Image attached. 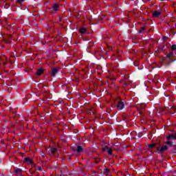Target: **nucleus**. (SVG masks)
<instances>
[{"instance_id": "obj_11", "label": "nucleus", "mask_w": 176, "mask_h": 176, "mask_svg": "<svg viewBox=\"0 0 176 176\" xmlns=\"http://www.w3.org/2000/svg\"><path fill=\"white\" fill-rule=\"evenodd\" d=\"M160 14H162V12H160V11H154L153 12V16L154 17H159L160 16Z\"/></svg>"}, {"instance_id": "obj_17", "label": "nucleus", "mask_w": 176, "mask_h": 176, "mask_svg": "<svg viewBox=\"0 0 176 176\" xmlns=\"http://www.w3.org/2000/svg\"><path fill=\"white\" fill-rule=\"evenodd\" d=\"M109 148V146H104L103 148H102V152H105V151H108Z\"/></svg>"}, {"instance_id": "obj_7", "label": "nucleus", "mask_w": 176, "mask_h": 176, "mask_svg": "<svg viewBox=\"0 0 176 176\" xmlns=\"http://www.w3.org/2000/svg\"><path fill=\"white\" fill-rule=\"evenodd\" d=\"M14 174L16 175L22 176L23 175V170L21 168H17L14 170Z\"/></svg>"}, {"instance_id": "obj_9", "label": "nucleus", "mask_w": 176, "mask_h": 176, "mask_svg": "<svg viewBox=\"0 0 176 176\" xmlns=\"http://www.w3.org/2000/svg\"><path fill=\"white\" fill-rule=\"evenodd\" d=\"M78 32H80V35H83L86 32H87V28H80Z\"/></svg>"}, {"instance_id": "obj_3", "label": "nucleus", "mask_w": 176, "mask_h": 176, "mask_svg": "<svg viewBox=\"0 0 176 176\" xmlns=\"http://www.w3.org/2000/svg\"><path fill=\"white\" fill-rule=\"evenodd\" d=\"M117 109L118 111H122V109H124V102L122 100H120L118 101V103L117 104Z\"/></svg>"}, {"instance_id": "obj_12", "label": "nucleus", "mask_w": 176, "mask_h": 176, "mask_svg": "<svg viewBox=\"0 0 176 176\" xmlns=\"http://www.w3.org/2000/svg\"><path fill=\"white\" fill-rule=\"evenodd\" d=\"M76 152L77 153H80L81 152H83V147L82 146H77Z\"/></svg>"}, {"instance_id": "obj_18", "label": "nucleus", "mask_w": 176, "mask_h": 176, "mask_svg": "<svg viewBox=\"0 0 176 176\" xmlns=\"http://www.w3.org/2000/svg\"><path fill=\"white\" fill-rule=\"evenodd\" d=\"M107 153H109V155H110V156L112 155V149L109 148V149L107 150Z\"/></svg>"}, {"instance_id": "obj_19", "label": "nucleus", "mask_w": 176, "mask_h": 176, "mask_svg": "<svg viewBox=\"0 0 176 176\" xmlns=\"http://www.w3.org/2000/svg\"><path fill=\"white\" fill-rule=\"evenodd\" d=\"M4 8H5V9H9L10 8V6L6 3Z\"/></svg>"}, {"instance_id": "obj_10", "label": "nucleus", "mask_w": 176, "mask_h": 176, "mask_svg": "<svg viewBox=\"0 0 176 176\" xmlns=\"http://www.w3.org/2000/svg\"><path fill=\"white\" fill-rule=\"evenodd\" d=\"M43 68H39L38 69H37L36 74L37 75V76H41V75H42V74H43Z\"/></svg>"}, {"instance_id": "obj_16", "label": "nucleus", "mask_w": 176, "mask_h": 176, "mask_svg": "<svg viewBox=\"0 0 176 176\" xmlns=\"http://www.w3.org/2000/svg\"><path fill=\"white\" fill-rule=\"evenodd\" d=\"M145 31V27H142L140 30H139V34H142V32Z\"/></svg>"}, {"instance_id": "obj_1", "label": "nucleus", "mask_w": 176, "mask_h": 176, "mask_svg": "<svg viewBox=\"0 0 176 176\" xmlns=\"http://www.w3.org/2000/svg\"><path fill=\"white\" fill-rule=\"evenodd\" d=\"M162 64L166 67H170L171 63L176 61V56L174 55V52H169L166 56L162 58Z\"/></svg>"}, {"instance_id": "obj_23", "label": "nucleus", "mask_w": 176, "mask_h": 176, "mask_svg": "<svg viewBox=\"0 0 176 176\" xmlns=\"http://www.w3.org/2000/svg\"><path fill=\"white\" fill-rule=\"evenodd\" d=\"M4 43L8 45V43H9V41L8 40H4Z\"/></svg>"}, {"instance_id": "obj_28", "label": "nucleus", "mask_w": 176, "mask_h": 176, "mask_svg": "<svg viewBox=\"0 0 176 176\" xmlns=\"http://www.w3.org/2000/svg\"><path fill=\"white\" fill-rule=\"evenodd\" d=\"M3 64H4V65H6V63H3Z\"/></svg>"}, {"instance_id": "obj_14", "label": "nucleus", "mask_w": 176, "mask_h": 176, "mask_svg": "<svg viewBox=\"0 0 176 176\" xmlns=\"http://www.w3.org/2000/svg\"><path fill=\"white\" fill-rule=\"evenodd\" d=\"M148 147L149 148V149H153V148L156 147V144L153 143V144H148Z\"/></svg>"}, {"instance_id": "obj_5", "label": "nucleus", "mask_w": 176, "mask_h": 176, "mask_svg": "<svg viewBox=\"0 0 176 176\" xmlns=\"http://www.w3.org/2000/svg\"><path fill=\"white\" fill-rule=\"evenodd\" d=\"M23 162L26 164H34V160L31 159V157H25L23 160Z\"/></svg>"}, {"instance_id": "obj_27", "label": "nucleus", "mask_w": 176, "mask_h": 176, "mask_svg": "<svg viewBox=\"0 0 176 176\" xmlns=\"http://www.w3.org/2000/svg\"><path fill=\"white\" fill-rule=\"evenodd\" d=\"M169 115H174V113H170Z\"/></svg>"}, {"instance_id": "obj_20", "label": "nucleus", "mask_w": 176, "mask_h": 176, "mask_svg": "<svg viewBox=\"0 0 176 176\" xmlns=\"http://www.w3.org/2000/svg\"><path fill=\"white\" fill-rule=\"evenodd\" d=\"M170 49H172V50H176V45H171Z\"/></svg>"}, {"instance_id": "obj_25", "label": "nucleus", "mask_w": 176, "mask_h": 176, "mask_svg": "<svg viewBox=\"0 0 176 176\" xmlns=\"http://www.w3.org/2000/svg\"><path fill=\"white\" fill-rule=\"evenodd\" d=\"M104 173H109V169H105V172Z\"/></svg>"}, {"instance_id": "obj_21", "label": "nucleus", "mask_w": 176, "mask_h": 176, "mask_svg": "<svg viewBox=\"0 0 176 176\" xmlns=\"http://www.w3.org/2000/svg\"><path fill=\"white\" fill-rule=\"evenodd\" d=\"M23 1H24L23 0H16V2L18 3H23Z\"/></svg>"}, {"instance_id": "obj_8", "label": "nucleus", "mask_w": 176, "mask_h": 176, "mask_svg": "<svg viewBox=\"0 0 176 176\" xmlns=\"http://www.w3.org/2000/svg\"><path fill=\"white\" fill-rule=\"evenodd\" d=\"M60 8V4L56 3L52 5V9L54 10V12H57L58 10V8Z\"/></svg>"}, {"instance_id": "obj_15", "label": "nucleus", "mask_w": 176, "mask_h": 176, "mask_svg": "<svg viewBox=\"0 0 176 176\" xmlns=\"http://www.w3.org/2000/svg\"><path fill=\"white\" fill-rule=\"evenodd\" d=\"M165 144H166V145H169V146H173V142L170 140H167Z\"/></svg>"}, {"instance_id": "obj_24", "label": "nucleus", "mask_w": 176, "mask_h": 176, "mask_svg": "<svg viewBox=\"0 0 176 176\" xmlns=\"http://www.w3.org/2000/svg\"><path fill=\"white\" fill-rule=\"evenodd\" d=\"M163 41H166V39H167V37L166 36H164V37H163Z\"/></svg>"}, {"instance_id": "obj_26", "label": "nucleus", "mask_w": 176, "mask_h": 176, "mask_svg": "<svg viewBox=\"0 0 176 176\" xmlns=\"http://www.w3.org/2000/svg\"><path fill=\"white\" fill-rule=\"evenodd\" d=\"M83 41H89V39L83 38Z\"/></svg>"}, {"instance_id": "obj_13", "label": "nucleus", "mask_w": 176, "mask_h": 176, "mask_svg": "<svg viewBox=\"0 0 176 176\" xmlns=\"http://www.w3.org/2000/svg\"><path fill=\"white\" fill-rule=\"evenodd\" d=\"M52 155H55L56 152H57V148L56 147H51L50 148Z\"/></svg>"}, {"instance_id": "obj_2", "label": "nucleus", "mask_w": 176, "mask_h": 176, "mask_svg": "<svg viewBox=\"0 0 176 176\" xmlns=\"http://www.w3.org/2000/svg\"><path fill=\"white\" fill-rule=\"evenodd\" d=\"M168 150V146L167 145H164L162 146H157V151L158 153H161V155H163V153L166 152V151Z\"/></svg>"}, {"instance_id": "obj_22", "label": "nucleus", "mask_w": 176, "mask_h": 176, "mask_svg": "<svg viewBox=\"0 0 176 176\" xmlns=\"http://www.w3.org/2000/svg\"><path fill=\"white\" fill-rule=\"evenodd\" d=\"M37 170H38V171H41L42 170V167L41 166H38L37 168Z\"/></svg>"}, {"instance_id": "obj_6", "label": "nucleus", "mask_w": 176, "mask_h": 176, "mask_svg": "<svg viewBox=\"0 0 176 176\" xmlns=\"http://www.w3.org/2000/svg\"><path fill=\"white\" fill-rule=\"evenodd\" d=\"M166 139L168 141H171V140H176V133L174 134H168L166 135Z\"/></svg>"}, {"instance_id": "obj_4", "label": "nucleus", "mask_w": 176, "mask_h": 176, "mask_svg": "<svg viewBox=\"0 0 176 176\" xmlns=\"http://www.w3.org/2000/svg\"><path fill=\"white\" fill-rule=\"evenodd\" d=\"M58 69H59L58 67H52L51 68V71H52L51 76L52 78L56 77V75H57V74H58Z\"/></svg>"}]
</instances>
